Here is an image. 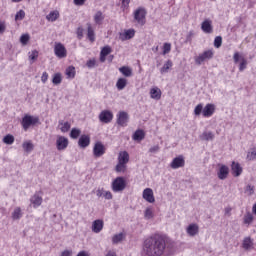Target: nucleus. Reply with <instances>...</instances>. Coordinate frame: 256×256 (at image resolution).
<instances>
[{
    "instance_id": "obj_41",
    "label": "nucleus",
    "mask_w": 256,
    "mask_h": 256,
    "mask_svg": "<svg viewBox=\"0 0 256 256\" xmlns=\"http://www.w3.org/2000/svg\"><path fill=\"white\" fill-rule=\"evenodd\" d=\"M61 81H63V78L61 77V73L54 74L52 78L53 85H61Z\"/></svg>"
},
{
    "instance_id": "obj_7",
    "label": "nucleus",
    "mask_w": 256,
    "mask_h": 256,
    "mask_svg": "<svg viewBox=\"0 0 256 256\" xmlns=\"http://www.w3.org/2000/svg\"><path fill=\"white\" fill-rule=\"evenodd\" d=\"M98 118L100 123H111V121H113V112L109 110H103L100 112Z\"/></svg>"
},
{
    "instance_id": "obj_19",
    "label": "nucleus",
    "mask_w": 256,
    "mask_h": 256,
    "mask_svg": "<svg viewBox=\"0 0 256 256\" xmlns=\"http://www.w3.org/2000/svg\"><path fill=\"white\" fill-rule=\"evenodd\" d=\"M201 29L204 33H208V34L213 33V25L211 20L209 19L204 20L201 24Z\"/></svg>"
},
{
    "instance_id": "obj_23",
    "label": "nucleus",
    "mask_w": 256,
    "mask_h": 256,
    "mask_svg": "<svg viewBox=\"0 0 256 256\" xmlns=\"http://www.w3.org/2000/svg\"><path fill=\"white\" fill-rule=\"evenodd\" d=\"M87 39L90 43H95V29H93V26L91 23H87Z\"/></svg>"
},
{
    "instance_id": "obj_52",
    "label": "nucleus",
    "mask_w": 256,
    "mask_h": 256,
    "mask_svg": "<svg viewBox=\"0 0 256 256\" xmlns=\"http://www.w3.org/2000/svg\"><path fill=\"white\" fill-rule=\"evenodd\" d=\"M203 104H198L194 109V114L199 116L201 113H203Z\"/></svg>"
},
{
    "instance_id": "obj_55",
    "label": "nucleus",
    "mask_w": 256,
    "mask_h": 256,
    "mask_svg": "<svg viewBox=\"0 0 256 256\" xmlns=\"http://www.w3.org/2000/svg\"><path fill=\"white\" fill-rule=\"evenodd\" d=\"M193 35H195V33L193 31H190L187 36H186V42L187 43H191V41H193Z\"/></svg>"
},
{
    "instance_id": "obj_53",
    "label": "nucleus",
    "mask_w": 256,
    "mask_h": 256,
    "mask_svg": "<svg viewBox=\"0 0 256 256\" xmlns=\"http://www.w3.org/2000/svg\"><path fill=\"white\" fill-rule=\"evenodd\" d=\"M38 57H39V52L37 50H34L30 54L29 59H31V61H35V59H37Z\"/></svg>"
},
{
    "instance_id": "obj_44",
    "label": "nucleus",
    "mask_w": 256,
    "mask_h": 256,
    "mask_svg": "<svg viewBox=\"0 0 256 256\" xmlns=\"http://www.w3.org/2000/svg\"><path fill=\"white\" fill-rule=\"evenodd\" d=\"M25 19V12L23 10H19L15 15V21H23Z\"/></svg>"
},
{
    "instance_id": "obj_48",
    "label": "nucleus",
    "mask_w": 256,
    "mask_h": 256,
    "mask_svg": "<svg viewBox=\"0 0 256 256\" xmlns=\"http://www.w3.org/2000/svg\"><path fill=\"white\" fill-rule=\"evenodd\" d=\"M109 53H111V47L110 46L103 47L101 52H100L102 57H107V55H109Z\"/></svg>"
},
{
    "instance_id": "obj_18",
    "label": "nucleus",
    "mask_w": 256,
    "mask_h": 256,
    "mask_svg": "<svg viewBox=\"0 0 256 256\" xmlns=\"http://www.w3.org/2000/svg\"><path fill=\"white\" fill-rule=\"evenodd\" d=\"M217 175H218V179H220L221 181H225V179L229 177V167L225 165H221L217 172Z\"/></svg>"
},
{
    "instance_id": "obj_17",
    "label": "nucleus",
    "mask_w": 256,
    "mask_h": 256,
    "mask_svg": "<svg viewBox=\"0 0 256 256\" xmlns=\"http://www.w3.org/2000/svg\"><path fill=\"white\" fill-rule=\"evenodd\" d=\"M133 37H135V29H128L119 34L120 41H129V39H133Z\"/></svg>"
},
{
    "instance_id": "obj_39",
    "label": "nucleus",
    "mask_w": 256,
    "mask_h": 256,
    "mask_svg": "<svg viewBox=\"0 0 256 256\" xmlns=\"http://www.w3.org/2000/svg\"><path fill=\"white\" fill-rule=\"evenodd\" d=\"M3 143H5L6 145H13V143H15V137L11 134H7L3 138Z\"/></svg>"
},
{
    "instance_id": "obj_12",
    "label": "nucleus",
    "mask_w": 256,
    "mask_h": 256,
    "mask_svg": "<svg viewBox=\"0 0 256 256\" xmlns=\"http://www.w3.org/2000/svg\"><path fill=\"white\" fill-rule=\"evenodd\" d=\"M171 169H180V167H185V158L180 155L172 160L170 163Z\"/></svg>"
},
{
    "instance_id": "obj_26",
    "label": "nucleus",
    "mask_w": 256,
    "mask_h": 256,
    "mask_svg": "<svg viewBox=\"0 0 256 256\" xmlns=\"http://www.w3.org/2000/svg\"><path fill=\"white\" fill-rule=\"evenodd\" d=\"M118 163H122L124 165H127V163H129V152L128 151H122L119 153Z\"/></svg>"
},
{
    "instance_id": "obj_16",
    "label": "nucleus",
    "mask_w": 256,
    "mask_h": 256,
    "mask_svg": "<svg viewBox=\"0 0 256 256\" xmlns=\"http://www.w3.org/2000/svg\"><path fill=\"white\" fill-rule=\"evenodd\" d=\"M242 249H244V251H252V249H255V244H254L253 239L251 237H245L243 239Z\"/></svg>"
},
{
    "instance_id": "obj_24",
    "label": "nucleus",
    "mask_w": 256,
    "mask_h": 256,
    "mask_svg": "<svg viewBox=\"0 0 256 256\" xmlns=\"http://www.w3.org/2000/svg\"><path fill=\"white\" fill-rule=\"evenodd\" d=\"M231 169L234 177H239V175L243 173V168H241V165L239 163L232 162Z\"/></svg>"
},
{
    "instance_id": "obj_30",
    "label": "nucleus",
    "mask_w": 256,
    "mask_h": 256,
    "mask_svg": "<svg viewBox=\"0 0 256 256\" xmlns=\"http://www.w3.org/2000/svg\"><path fill=\"white\" fill-rule=\"evenodd\" d=\"M58 127H60L62 133H67L71 129V123L59 120Z\"/></svg>"
},
{
    "instance_id": "obj_56",
    "label": "nucleus",
    "mask_w": 256,
    "mask_h": 256,
    "mask_svg": "<svg viewBox=\"0 0 256 256\" xmlns=\"http://www.w3.org/2000/svg\"><path fill=\"white\" fill-rule=\"evenodd\" d=\"M47 79H49V74L47 72H43L41 76L42 83H47Z\"/></svg>"
},
{
    "instance_id": "obj_45",
    "label": "nucleus",
    "mask_w": 256,
    "mask_h": 256,
    "mask_svg": "<svg viewBox=\"0 0 256 256\" xmlns=\"http://www.w3.org/2000/svg\"><path fill=\"white\" fill-rule=\"evenodd\" d=\"M221 45H223V38L221 36H217L214 39V47H216V49H219V47H221Z\"/></svg>"
},
{
    "instance_id": "obj_31",
    "label": "nucleus",
    "mask_w": 256,
    "mask_h": 256,
    "mask_svg": "<svg viewBox=\"0 0 256 256\" xmlns=\"http://www.w3.org/2000/svg\"><path fill=\"white\" fill-rule=\"evenodd\" d=\"M134 141H143L145 139V131L143 130H136L132 136Z\"/></svg>"
},
{
    "instance_id": "obj_38",
    "label": "nucleus",
    "mask_w": 256,
    "mask_h": 256,
    "mask_svg": "<svg viewBox=\"0 0 256 256\" xmlns=\"http://www.w3.org/2000/svg\"><path fill=\"white\" fill-rule=\"evenodd\" d=\"M80 136H81V129L72 128V130L70 132L71 139H79Z\"/></svg>"
},
{
    "instance_id": "obj_40",
    "label": "nucleus",
    "mask_w": 256,
    "mask_h": 256,
    "mask_svg": "<svg viewBox=\"0 0 256 256\" xmlns=\"http://www.w3.org/2000/svg\"><path fill=\"white\" fill-rule=\"evenodd\" d=\"M66 76L68 79H75V67L69 66L66 69Z\"/></svg>"
},
{
    "instance_id": "obj_49",
    "label": "nucleus",
    "mask_w": 256,
    "mask_h": 256,
    "mask_svg": "<svg viewBox=\"0 0 256 256\" xmlns=\"http://www.w3.org/2000/svg\"><path fill=\"white\" fill-rule=\"evenodd\" d=\"M245 193L246 195H249V196L253 195V193H255V186H252L250 184L247 185L245 189Z\"/></svg>"
},
{
    "instance_id": "obj_2",
    "label": "nucleus",
    "mask_w": 256,
    "mask_h": 256,
    "mask_svg": "<svg viewBox=\"0 0 256 256\" xmlns=\"http://www.w3.org/2000/svg\"><path fill=\"white\" fill-rule=\"evenodd\" d=\"M37 123H39V117L31 116L28 114H26L21 121V125L24 131H29V128L37 125Z\"/></svg>"
},
{
    "instance_id": "obj_37",
    "label": "nucleus",
    "mask_w": 256,
    "mask_h": 256,
    "mask_svg": "<svg viewBox=\"0 0 256 256\" xmlns=\"http://www.w3.org/2000/svg\"><path fill=\"white\" fill-rule=\"evenodd\" d=\"M22 147L26 153H31V151L34 149L33 142H31V140L24 142Z\"/></svg>"
},
{
    "instance_id": "obj_10",
    "label": "nucleus",
    "mask_w": 256,
    "mask_h": 256,
    "mask_svg": "<svg viewBox=\"0 0 256 256\" xmlns=\"http://www.w3.org/2000/svg\"><path fill=\"white\" fill-rule=\"evenodd\" d=\"M56 147L58 151H65L69 147V139L64 136H58L56 140Z\"/></svg>"
},
{
    "instance_id": "obj_28",
    "label": "nucleus",
    "mask_w": 256,
    "mask_h": 256,
    "mask_svg": "<svg viewBox=\"0 0 256 256\" xmlns=\"http://www.w3.org/2000/svg\"><path fill=\"white\" fill-rule=\"evenodd\" d=\"M161 89H159L158 87H154L150 89V97L151 99H155L156 101H159V99H161Z\"/></svg>"
},
{
    "instance_id": "obj_46",
    "label": "nucleus",
    "mask_w": 256,
    "mask_h": 256,
    "mask_svg": "<svg viewBox=\"0 0 256 256\" xmlns=\"http://www.w3.org/2000/svg\"><path fill=\"white\" fill-rule=\"evenodd\" d=\"M163 55H167L169 53H171V43H164L163 44Z\"/></svg>"
},
{
    "instance_id": "obj_11",
    "label": "nucleus",
    "mask_w": 256,
    "mask_h": 256,
    "mask_svg": "<svg viewBox=\"0 0 256 256\" xmlns=\"http://www.w3.org/2000/svg\"><path fill=\"white\" fill-rule=\"evenodd\" d=\"M105 145L102 142H96L93 148L94 157H103L105 155Z\"/></svg>"
},
{
    "instance_id": "obj_13",
    "label": "nucleus",
    "mask_w": 256,
    "mask_h": 256,
    "mask_svg": "<svg viewBox=\"0 0 256 256\" xmlns=\"http://www.w3.org/2000/svg\"><path fill=\"white\" fill-rule=\"evenodd\" d=\"M91 145V137L89 135H81L78 140V146L81 149H87Z\"/></svg>"
},
{
    "instance_id": "obj_61",
    "label": "nucleus",
    "mask_w": 256,
    "mask_h": 256,
    "mask_svg": "<svg viewBox=\"0 0 256 256\" xmlns=\"http://www.w3.org/2000/svg\"><path fill=\"white\" fill-rule=\"evenodd\" d=\"M105 256H117V252L113 251V250H109Z\"/></svg>"
},
{
    "instance_id": "obj_35",
    "label": "nucleus",
    "mask_w": 256,
    "mask_h": 256,
    "mask_svg": "<svg viewBox=\"0 0 256 256\" xmlns=\"http://www.w3.org/2000/svg\"><path fill=\"white\" fill-rule=\"evenodd\" d=\"M173 67V61L168 60L164 63L163 67L160 69V73L163 75L165 73H169V69Z\"/></svg>"
},
{
    "instance_id": "obj_20",
    "label": "nucleus",
    "mask_w": 256,
    "mask_h": 256,
    "mask_svg": "<svg viewBox=\"0 0 256 256\" xmlns=\"http://www.w3.org/2000/svg\"><path fill=\"white\" fill-rule=\"evenodd\" d=\"M213 113H215V105L213 104H207L202 110L203 117H212Z\"/></svg>"
},
{
    "instance_id": "obj_63",
    "label": "nucleus",
    "mask_w": 256,
    "mask_h": 256,
    "mask_svg": "<svg viewBox=\"0 0 256 256\" xmlns=\"http://www.w3.org/2000/svg\"><path fill=\"white\" fill-rule=\"evenodd\" d=\"M231 211H232L231 207L225 208V215H231Z\"/></svg>"
},
{
    "instance_id": "obj_43",
    "label": "nucleus",
    "mask_w": 256,
    "mask_h": 256,
    "mask_svg": "<svg viewBox=\"0 0 256 256\" xmlns=\"http://www.w3.org/2000/svg\"><path fill=\"white\" fill-rule=\"evenodd\" d=\"M244 223H245V225H251V223H253V214H251L250 212H248V213L244 216Z\"/></svg>"
},
{
    "instance_id": "obj_36",
    "label": "nucleus",
    "mask_w": 256,
    "mask_h": 256,
    "mask_svg": "<svg viewBox=\"0 0 256 256\" xmlns=\"http://www.w3.org/2000/svg\"><path fill=\"white\" fill-rule=\"evenodd\" d=\"M23 217V212H21V207H16L12 213V219L17 221Z\"/></svg>"
},
{
    "instance_id": "obj_27",
    "label": "nucleus",
    "mask_w": 256,
    "mask_h": 256,
    "mask_svg": "<svg viewBox=\"0 0 256 256\" xmlns=\"http://www.w3.org/2000/svg\"><path fill=\"white\" fill-rule=\"evenodd\" d=\"M93 19H94L95 25H103V21H105V15L103 14V12L97 11L94 14Z\"/></svg>"
},
{
    "instance_id": "obj_59",
    "label": "nucleus",
    "mask_w": 256,
    "mask_h": 256,
    "mask_svg": "<svg viewBox=\"0 0 256 256\" xmlns=\"http://www.w3.org/2000/svg\"><path fill=\"white\" fill-rule=\"evenodd\" d=\"M71 255H73V251L71 250H65L61 254V256H71Z\"/></svg>"
},
{
    "instance_id": "obj_34",
    "label": "nucleus",
    "mask_w": 256,
    "mask_h": 256,
    "mask_svg": "<svg viewBox=\"0 0 256 256\" xmlns=\"http://www.w3.org/2000/svg\"><path fill=\"white\" fill-rule=\"evenodd\" d=\"M116 87L118 91H123V89L127 87V79L119 78L116 82Z\"/></svg>"
},
{
    "instance_id": "obj_57",
    "label": "nucleus",
    "mask_w": 256,
    "mask_h": 256,
    "mask_svg": "<svg viewBox=\"0 0 256 256\" xmlns=\"http://www.w3.org/2000/svg\"><path fill=\"white\" fill-rule=\"evenodd\" d=\"M5 29H7L5 22H0V35H3V33H5Z\"/></svg>"
},
{
    "instance_id": "obj_6",
    "label": "nucleus",
    "mask_w": 256,
    "mask_h": 256,
    "mask_svg": "<svg viewBox=\"0 0 256 256\" xmlns=\"http://www.w3.org/2000/svg\"><path fill=\"white\" fill-rule=\"evenodd\" d=\"M54 54L58 59H65L67 57V48L60 42H55L54 44Z\"/></svg>"
},
{
    "instance_id": "obj_15",
    "label": "nucleus",
    "mask_w": 256,
    "mask_h": 256,
    "mask_svg": "<svg viewBox=\"0 0 256 256\" xmlns=\"http://www.w3.org/2000/svg\"><path fill=\"white\" fill-rule=\"evenodd\" d=\"M142 197L147 203H153L155 201V195L153 194V189L146 188L143 190Z\"/></svg>"
},
{
    "instance_id": "obj_14",
    "label": "nucleus",
    "mask_w": 256,
    "mask_h": 256,
    "mask_svg": "<svg viewBox=\"0 0 256 256\" xmlns=\"http://www.w3.org/2000/svg\"><path fill=\"white\" fill-rule=\"evenodd\" d=\"M186 233L189 237H195L199 235V225L197 223H191L186 228Z\"/></svg>"
},
{
    "instance_id": "obj_32",
    "label": "nucleus",
    "mask_w": 256,
    "mask_h": 256,
    "mask_svg": "<svg viewBox=\"0 0 256 256\" xmlns=\"http://www.w3.org/2000/svg\"><path fill=\"white\" fill-rule=\"evenodd\" d=\"M47 21H50L51 23H54V21H57L59 19V11L54 10L51 11L47 16H46Z\"/></svg>"
},
{
    "instance_id": "obj_29",
    "label": "nucleus",
    "mask_w": 256,
    "mask_h": 256,
    "mask_svg": "<svg viewBox=\"0 0 256 256\" xmlns=\"http://www.w3.org/2000/svg\"><path fill=\"white\" fill-rule=\"evenodd\" d=\"M201 141H213L215 139V134L211 131H204L202 135H200Z\"/></svg>"
},
{
    "instance_id": "obj_21",
    "label": "nucleus",
    "mask_w": 256,
    "mask_h": 256,
    "mask_svg": "<svg viewBox=\"0 0 256 256\" xmlns=\"http://www.w3.org/2000/svg\"><path fill=\"white\" fill-rule=\"evenodd\" d=\"M30 203L33 204L34 209H37V207H41V204L43 203V197H41L39 194L35 193L30 198Z\"/></svg>"
},
{
    "instance_id": "obj_60",
    "label": "nucleus",
    "mask_w": 256,
    "mask_h": 256,
    "mask_svg": "<svg viewBox=\"0 0 256 256\" xmlns=\"http://www.w3.org/2000/svg\"><path fill=\"white\" fill-rule=\"evenodd\" d=\"M74 4L78 6L85 5V0H74Z\"/></svg>"
},
{
    "instance_id": "obj_62",
    "label": "nucleus",
    "mask_w": 256,
    "mask_h": 256,
    "mask_svg": "<svg viewBox=\"0 0 256 256\" xmlns=\"http://www.w3.org/2000/svg\"><path fill=\"white\" fill-rule=\"evenodd\" d=\"M76 256H90L87 251H80Z\"/></svg>"
},
{
    "instance_id": "obj_51",
    "label": "nucleus",
    "mask_w": 256,
    "mask_h": 256,
    "mask_svg": "<svg viewBox=\"0 0 256 256\" xmlns=\"http://www.w3.org/2000/svg\"><path fill=\"white\" fill-rule=\"evenodd\" d=\"M120 241H123V233L116 234L112 238L113 243H120Z\"/></svg>"
},
{
    "instance_id": "obj_42",
    "label": "nucleus",
    "mask_w": 256,
    "mask_h": 256,
    "mask_svg": "<svg viewBox=\"0 0 256 256\" xmlns=\"http://www.w3.org/2000/svg\"><path fill=\"white\" fill-rule=\"evenodd\" d=\"M126 169H127V164H122L121 162H118L115 168L117 173H125Z\"/></svg>"
},
{
    "instance_id": "obj_25",
    "label": "nucleus",
    "mask_w": 256,
    "mask_h": 256,
    "mask_svg": "<svg viewBox=\"0 0 256 256\" xmlns=\"http://www.w3.org/2000/svg\"><path fill=\"white\" fill-rule=\"evenodd\" d=\"M96 195L97 197H104L107 200L113 199V194L111 193V191H105L103 188L98 189L96 191Z\"/></svg>"
},
{
    "instance_id": "obj_47",
    "label": "nucleus",
    "mask_w": 256,
    "mask_h": 256,
    "mask_svg": "<svg viewBox=\"0 0 256 256\" xmlns=\"http://www.w3.org/2000/svg\"><path fill=\"white\" fill-rule=\"evenodd\" d=\"M29 39H31V36H29V34H23L20 37V43H22L23 45H27V43H29Z\"/></svg>"
},
{
    "instance_id": "obj_33",
    "label": "nucleus",
    "mask_w": 256,
    "mask_h": 256,
    "mask_svg": "<svg viewBox=\"0 0 256 256\" xmlns=\"http://www.w3.org/2000/svg\"><path fill=\"white\" fill-rule=\"evenodd\" d=\"M119 71L124 77H131L133 75V70L128 66L120 67Z\"/></svg>"
},
{
    "instance_id": "obj_50",
    "label": "nucleus",
    "mask_w": 256,
    "mask_h": 256,
    "mask_svg": "<svg viewBox=\"0 0 256 256\" xmlns=\"http://www.w3.org/2000/svg\"><path fill=\"white\" fill-rule=\"evenodd\" d=\"M144 217L145 219H153V210L151 208H146Z\"/></svg>"
},
{
    "instance_id": "obj_22",
    "label": "nucleus",
    "mask_w": 256,
    "mask_h": 256,
    "mask_svg": "<svg viewBox=\"0 0 256 256\" xmlns=\"http://www.w3.org/2000/svg\"><path fill=\"white\" fill-rule=\"evenodd\" d=\"M104 222L101 219L95 220L92 223V231L93 233H101L103 231Z\"/></svg>"
},
{
    "instance_id": "obj_5",
    "label": "nucleus",
    "mask_w": 256,
    "mask_h": 256,
    "mask_svg": "<svg viewBox=\"0 0 256 256\" xmlns=\"http://www.w3.org/2000/svg\"><path fill=\"white\" fill-rule=\"evenodd\" d=\"M213 55H215V52H213V50H206L203 53L196 56L194 58V61L196 65H203L205 61H209V59H213Z\"/></svg>"
},
{
    "instance_id": "obj_3",
    "label": "nucleus",
    "mask_w": 256,
    "mask_h": 256,
    "mask_svg": "<svg viewBox=\"0 0 256 256\" xmlns=\"http://www.w3.org/2000/svg\"><path fill=\"white\" fill-rule=\"evenodd\" d=\"M111 187L114 193H121L125 191V188L127 187V182L125 181V178L117 177L113 180Z\"/></svg>"
},
{
    "instance_id": "obj_54",
    "label": "nucleus",
    "mask_w": 256,
    "mask_h": 256,
    "mask_svg": "<svg viewBox=\"0 0 256 256\" xmlns=\"http://www.w3.org/2000/svg\"><path fill=\"white\" fill-rule=\"evenodd\" d=\"M96 63L97 62L95 61V59L88 60L86 63V66L88 67V69H93V67H95Z\"/></svg>"
},
{
    "instance_id": "obj_8",
    "label": "nucleus",
    "mask_w": 256,
    "mask_h": 256,
    "mask_svg": "<svg viewBox=\"0 0 256 256\" xmlns=\"http://www.w3.org/2000/svg\"><path fill=\"white\" fill-rule=\"evenodd\" d=\"M234 63H239V71L243 72L244 69H247V59L243 56H240L239 52H235L233 55Z\"/></svg>"
},
{
    "instance_id": "obj_9",
    "label": "nucleus",
    "mask_w": 256,
    "mask_h": 256,
    "mask_svg": "<svg viewBox=\"0 0 256 256\" xmlns=\"http://www.w3.org/2000/svg\"><path fill=\"white\" fill-rule=\"evenodd\" d=\"M129 122V114L125 111H120L117 114V124L120 127H127V123Z\"/></svg>"
},
{
    "instance_id": "obj_64",
    "label": "nucleus",
    "mask_w": 256,
    "mask_h": 256,
    "mask_svg": "<svg viewBox=\"0 0 256 256\" xmlns=\"http://www.w3.org/2000/svg\"><path fill=\"white\" fill-rule=\"evenodd\" d=\"M252 213H254V215H256V203L252 207Z\"/></svg>"
},
{
    "instance_id": "obj_1",
    "label": "nucleus",
    "mask_w": 256,
    "mask_h": 256,
    "mask_svg": "<svg viewBox=\"0 0 256 256\" xmlns=\"http://www.w3.org/2000/svg\"><path fill=\"white\" fill-rule=\"evenodd\" d=\"M143 251L146 256H171L173 255V242L164 236L155 234L144 241Z\"/></svg>"
},
{
    "instance_id": "obj_58",
    "label": "nucleus",
    "mask_w": 256,
    "mask_h": 256,
    "mask_svg": "<svg viewBox=\"0 0 256 256\" xmlns=\"http://www.w3.org/2000/svg\"><path fill=\"white\" fill-rule=\"evenodd\" d=\"M159 149V145H155L149 149V153H158Z\"/></svg>"
},
{
    "instance_id": "obj_4",
    "label": "nucleus",
    "mask_w": 256,
    "mask_h": 256,
    "mask_svg": "<svg viewBox=\"0 0 256 256\" xmlns=\"http://www.w3.org/2000/svg\"><path fill=\"white\" fill-rule=\"evenodd\" d=\"M147 17V10L143 7H139L134 11V21L138 23V25H145Z\"/></svg>"
}]
</instances>
